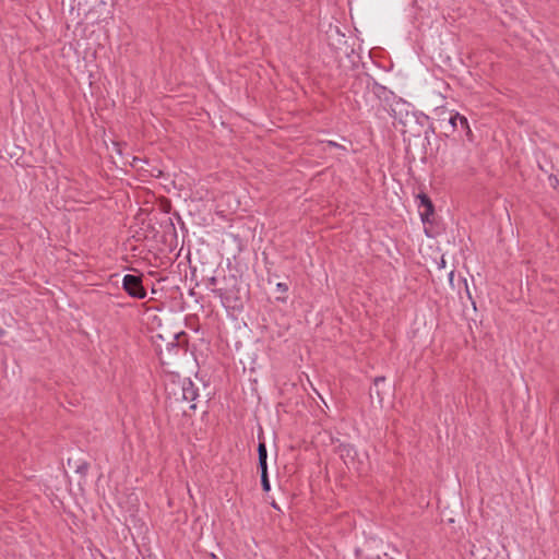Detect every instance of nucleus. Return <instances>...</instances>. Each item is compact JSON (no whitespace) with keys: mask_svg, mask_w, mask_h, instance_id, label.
<instances>
[{"mask_svg":"<svg viewBox=\"0 0 559 559\" xmlns=\"http://www.w3.org/2000/svg\"><path fill=\"white\" fill-rule=\"evenodd\" d=\"M325 145H326L328 147H335V148H340V150H342V151H346V147H345V146H343V145H341V144H338V143H336V142H334V141H326V142H325Z\"/></svg>","mask_w":559,"mask_h":559,"instance_id":"obj_9","label":"nucleus"},{"mask_svg":"<svg viewBox=\"0 0 559 559\" xmlns=\"http://www.w3.org/2000/svg\"><path fill=\"white\" fill-rule=\"evenodd\" d=\"M449 123L452 126L453 130H456L460 126L462 130H466L467 134L472 133L466 117L460 115L459 112L451 115Z\"/></svg>","mask_w":559,"mask_h":559,"instance_id":"obj_4","label":"nucleus"},{"mask_svg":"<svg viewBox=\"0 0 559 559\" xmlns=\"http://www.w3.org/2000/svg\"><path fill=\"white\" fill-rule=\"evenodd\" d=\"M215 282H216V278H215V277H212V278H211V284H215Z\"/></svg>","mask_w":559,"mask_h":559,"instance_id":"obj_13","label":"nucleus"},{"mask_svg":"<svg viewBox=\"0 0 559 559\" xmlns=\"http://www.w3.org/2000/svg\"><path fill=\"white\" fill-rule=\"evenodd\" d=\"M390 115L401 124H406L411 116V104L402 98H394L390 105Z\"/></svg>","mask_w":559,"mask_h":559,"instance_id":"obj_2","label":"nucleus"},{"mask_svg":"<svg viewBox=\"0 0 559 559\" xmlns=\"http://www.w3.org/2000/svg\"><path fill=\"white\" fill-rule=\"evenodd\" d=\"M258 460H259V468L261 473H267V450L265 442L260 441L258 444Z\"/></svg>","mask_w":559,"mask_h":559,"instance_id":"obj_5","label":"nucleus"},{"mask_svg":"<svg viewBox=\"0 0 559 559\" xmlns=\"http://www.w3.org/2000/svg\"><path fill=\"white\" fill-rule=\"evenodd\" d=\"M122 288L132 298L143 299L146 297V289L143 286L141 276L126 274L122 278Z\"/></svg>","mask_w":559,"mask_h":559,"instance_id":"obj_1","label":"nucleus"},{"mask_svg":"<svg viewBox=\"0 0 559 559\" xmlns=\"http://www.w3.org/2000/svg\"><path fill=\"white\" fill-rule=\"evenodd\" d=\"M377 559H380V558H377Z\"/></svg>","mask_w":559,"mask_h":559,"instance_id":"obj_16","label":"nucleus"},{"mask_svg":"<svg viewBox=\"0 0 559 559\" xmlns=\"http://www.w3.org/2000/svg\"><path fill=\"white\" fill-rule=\"evenodd\" d=\"M261 485H262L263 491L267 492L271 490V485H270L267 473H261Z\"/></svg>","mask_w":559,"mask_h":559,"instance_id":"obj_8","label":"nucleus"},{"mask_svg":"<svg viewBox=\"0 0 559 559\" xmlns=\"http://www.w3.org/2000/svg\"><path fill=\"white\" fill-rule=\"evenodd\" d=\"M384 381H385V377H383V376L376 377L373 380V385L376 388V394L380 402H382L383 397L378 389H380V384L384 383Z\"/></svg>","mask_w":559,"mask_h":559,"instance_id":"obj_7","label":"nucleus"},{"mask_svg":"<svg viewBox=\"0 0 559 559\" xmlns=\"http://www.w3.org/2000/svg\"><path fill=\"white\" fill-rule=\"evenodd\" d=\"M549 182H550V185H551L554 188H556V187H557V185L559 183V180H558V178H557V177H555V176H550V177H549Z\"/></svg>","mask_w":559,"mask_h":559,"instance_id":"obj_11","label":"nucleus"},{"mask_svg":"<svg viewBox=\"0 0 559 559\" xmlns=\"http://www.w3.org/2000/svg\"><path fill=\"white\" fill-rule=\"evenodd\" d=\"M214 293H215L216 295L222 296V290H221V289L214 290Z\"/></svg>","mask_w":559,"mask_h":559,"instance_id":"obj_12","label":"nucleus"},{"mask_svg":"<svg viewBox=\"0 0 559 559\" xmlns=\"http://www.w3.org/2000/svg\"><path fill=\"white\" fill-rule=\"evenodd\" d=\"M272 507H273L274 509H278V507H277V504H276L275 502H273V503H272Z\"/></svg>","mask_w":559,"mask_h":559,"instance_id":"obj_14","label":"nucleus"},{"mask_svg":"<svg viewBox=\"0 0 559 559\" xmlns=\"http://www.w3.org/2000/svg\"><path fill=\"white\" fill-rule=\"evenodd\" d=\"M420 205L425 207V211L420 213L421 219L424 222L429 221V215L433 213L431 200L427 195L423 194L420 195Z\"/></svg>","mask_w":559,"mask_h":559,"instance_id":"obj_6","label":"nucleus"},{"mask_svg":"<svg viewBox=\"0 0 559 559\" xmlns=\"http://www.w3.org/2000/svg\"><path fill=\"white\" fill-rule=\"evenodd\" d=\"M276 287H277V289H278L280 292H283V293H285V292H287V290H288V286H287L285 283H278V284L276 285Z\"/></svg>","mask_w":559,"mask_h":559,"instance_id":"obj_10","label":"nucleus"},{"mask_svg":"<svg viewBox=\"0 0 559 559\" xmlns=\"http://www.w3.org/2000/svg\"><path fill=\"white\" fill-rule=\"evenodd\" d=\"M181 393H182V400H185L187 402H193L199 396V389L191 381V379L186 378L181 382Z\"/></svg>","mask_w":559,"mask_h":559,"instance_id":"obj_3","label":"nucleus"},{"mask_svg":"<svg viewBox=\"0 0 559 559\" xmlns=\"http://www.w3.org/2000/svg\"><path fill=\"white\" fill-rule=\"evenodd\" d=\"M195 407H197V406H195V404H192V405L190 406V408H191V409H195Z\"/></svg>","mask_w":559,"mask_h":559,"instance_id":"obj_15","label":"nucleus"}]
</instances>
